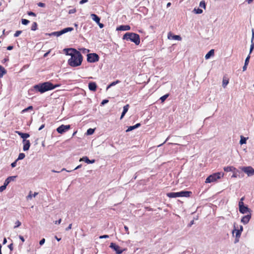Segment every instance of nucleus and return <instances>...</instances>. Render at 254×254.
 <instances>
[{
    "instance_id": "1",
    "label": "nucleus",
    "mask_w": 254,
    "mask_h": 254,
    "mask_svg": "<svg viewBox=\"0 0 254 254\" xmlns=\"http://www.w3.org/2000/svg\"><path fill=\"white\" fill-rule=\"evenodd\" d=\"M64 51L67 55L71 58L68 60V64L72 67H76L80 65L82 62L83 57L80 52L75 49H65Z\"/></svg>"
},
{
    "instance_id": "2",
    "label": "nucleus",
    "mask_w": 254,
    "mask_h": 254,
    "mask_svg": "<svg viewBox=\"0 0 254 254\" xmlns=\"http://www.w3.org/2000/svg\"><path fill=\"white\" fill-rule=\"evenodd\" d=\"M60 86V85L59 84L53 85L50 82H46L35 85L34 88L36 90L40 92L41 93H43L49 90L54 89Z\"/></svg>"
},
{
    "instance_id": "3",
    "label": "nucleus",
    "mask_w": 254,
    "mask_h": 254,
    "mask_svg": "<svg viewBox=\"0 0 254 254\" xmlns=\"http://www.w3.org/2000/svg\"><path fill=\"white\" fill-rule=\"evenodd\" d=\"M123 39L129 40L136 45H138L140 42L139 35L134 33H126L123 36Z\"/></svg>"
},
{
    "instance_id": "4",
    "label": "nucleus",
    "mask_w": 254,
    "mask_h": 254,
    "mask_svg": "<svg viewBox=\"0 0 254 254\" xmlns=\"http://www.w3.org/2000/svg\"><path fill=\"white\" fill-rule=\"evenodd\" d=\"M192 194L190 191H181L177 192H169L167 193V196L170 198H175L178 197H190Z\"/></svg>"
},
{
    "instance_id": "5",
    "label": "nucleus",
    "mask_w": 254,
    "mask_h": 254,
    "mask_svg": "<svg viewBox=\"0 0 254 254\" xmlns=\"http://www.w3.org/2000/svg\"><path fill=\"white\" fill-rule=\"evenodd\" d=\"M223 176V174L220 172L213 173L209 175L205 180V183H210L216 181Z\"/></svg>"
},
{
    "instance_id": "6",
    "label": "nucleus",
    "mask_w": 254,
    "mask_h": 254,
    "mask_svg": "<svg viewBox=\"0 0 254 254\" xmlns=\"http://www.w3.org/2000/svg\"><path fill=\"white\" fill-rule=\"evenodd\" d=\"M73 30V28L72 27H67L63 29V30L60 31H56L52 32L51 34H50V35H54L56 36L57 37L60 36L62 35V34H64L66 32H70Z\"/></svg>"
},
{
    "instance_id": "7",
    "label": "nucleus",
    "mask_w": 254,
    "mask_h": 254,
    "mask_svg": "<svg viewBox=\"0 0 254 254\" xmlns=\"http://www.w3.org/2000/svg\"><path fill=\"white\" fill-rule=\"evenodd\" d=\"M99 57L98 55L95 53H91L87 55V60L90 63H94L98 61Z\"/></svg>"
},
{
    "instance_id": "8",
    "label": "nucleus",
    "mask_w": 254,
    "mask_h": 254,
    "mask_svg": "<svg viewBox=\"0 0 254 254\" xmlns=\"http://www.w3.org/2000/svg\"><path fill=\"white\" fill-rule=\"evenodd\" d=\"M110 247L113 249L118 254H121L126 250V249H122L119 246L114 243H111Z\"/></svg>"
},
{
    "instance_id": "9",
    "label": "nucleus",
    "mask_w": 254,
    "mask_h": 254,
    "mask_svg": "<svg viewBox=\"0 0 254 254\" xmlns=\"http://www.w3.org/2000/svg\"><path fill=\"white\" fill-rule=\"evenodd\" d=\"M242 170L246 173L248 176H251L254 175V169L251 166L243 167Z\"/></svg>"
},
{
    "instance_id": "10",
    "label": "nucleus",
    "mask_w": 254,
    "mask_h": 254,
    "mask_svg": "<svg viewBox=\"0 0 254 254\" xmlns=\"http://www.w3.org/2000/svg\"><path fill=\"white\" fill-rule=\"evenodd\" d=\"M70 128V125H62L57 128V131L58 133L63 134V133L67 131Z\"/></svg>"
},
{
    "instance_id": "11",
    "label": "nucleus",
    "mask_w": 254,
    "mask_h": 254,
    "mask_svg": "<svg viewBox=\"0 0 254 254\" xmlns=\"http://www.w3.org/2000/svg\"><path fill=\"white\" fill-rule=\"evenodd\" d=\"M239 211L242 214L246 213L247 211H249V208L248 206H245L242 203H239Z\"/></svg>"
},
{
    "instance_id": "12",
    "label": "nucleus",
    "mask_w": 254,
    "mask_h": 254,
    "mask_svg": "<svg viewBox=\"0 0 254 254\" xmlns=\"http://www.w3.org/2000/svg\"><path fill=\"white\" fill-rule=\"evenodd\" d=\"M22 143L23 144V150L24 151L28 150L31 144L30 140L27 139H23Z\"/></svg>"
},
{
    "instance_id": "13",
    "label": "nucleus",
    "mask_w": 254,
    "mask_h": 254,
    "mask_svg": "<svg viewBox=\"0 0 254 254\" xmlns=\"http://www.w3.org/2000/svg\"><path fill=\"white\" fill-rule=\"evenodd\" d=\"M251 218V214H248L243 216L241 219V222L244 224H247L250 221V219Z\"/></svg>"
},
{
    "instance_id": "14",
    "label": "nucleus",
    "mask_w": 254,
    "mask_h": 254,
    "mask_svg": "<svg viewBox=\"0 0 254 254\" xmlns=\"http://www.w3.org/2000/svg\"><path fill=\"white\" fill-rule=\"evenodd\" d=\"M168 38L169 39L176 40L179 41H180L182 39V38L180 37V36L174 35L171 32H169L168 34Z\"/></svg>"
},
{
    "instance_id": "15",
    "label": "nucleus",
    "mask_w": 254,
    "mask_h": 254,
    "mask_svg": "<svg viewBox=\"0 0 254 254\" xmlns=\"http://www.w3.org/2000/svg\"><path fill=\"white\" fill-rule=\"evenodd\" d=\"M130 29V27L129 25H120V26L117 28V30L118 31H127Z\"/></svg>"
},
{
    "instance_id": "16",
    "label": "nucleus",
    "mask_w": 254,
    "mask_h": 254,
    "mask_svg": "<svg viewBox=\"0 0 254 254\" xmlns=\"http://www.w3.org/2000/svg\"><path fill=\"white\" fill-rule=\"evenodd\" d=\"M88 88L90 90L95 91L97 89V84L94 82H90L88 84Z\"/></svg>"
},
{
    "instance_id": "17",
    "label": "nucleus",
    "mask_w": 254,
    "mask_h": 254,
    "mask_svg": "<svg viewBox=\"0 0 254 254\" xmlns=\"http://www.w3.org/2000/svg\"><path fill=\"white\" fill-rule=\"evenodd\" d=\"M15 132L23 139H26L27 138L30 136V134L28 133H23L19 131H16Z\"/></svg>"
},
{
    "instance_id": "18",
    "label": "nucleus",
    "mask_w": 254,
    "mask_h": 254,
    "mask_svg": "<svg viewBox=\"0 0 254 254\" xmlns=\"http://www.w3.org/2000/svg\"><path fill=\"white\" fill-rule=\"evenodd\" d=\"M79 161H85L87 164H92L94 163L95 161L94 159L90 160L87 156H85L80 158Z\"/></svg>"
},
{
    "instance_id": "19",
    "label": "nucleus",
    "mask_w": 254,
    "mask_h": 254,
    "mask_svg": "<svg viewBox=\"0 0 254 254\" xmlns=\"http://www.w3.org/2000/svg\"><path fill=\"white\" fill-rule=\"evenodd\" d=\"M233 234L234 235V233L236 234V239H239L240 236H241V232L238 230V229H237L236 226H235V225L234 224V229H233Z\"/></svg>"
},
{
    "instance_id": "20",
    "label": "nucleus",
    "mask_w": 254,
    "mask_h": 254,
    "mask_svg": "<svg viewBox=\"0 0 254 254\" xmlns=\"http://www.w3.org/2000/svg\"><path fill=\"white\" fill-rule=\"evenodd\" d=\"M129 108V105L127 104L124 107L123 111L121 116V119H123L126 113L127 112Z\"/></svg>"
},
{
    "instance_id": "21",
    "label": "nucleus",
    "mask_w": 254,
    "mask_h": 254,
    "mask_svg": "<svg viewBox=\"0 0 254 254\" xmlns=\"http://www.w3.org/2000/svg\"><path fill=\"white\" fill-rule=\"evenodd\" d=\"M140 126V124L139 123H137L134 126H130L128 127V128L127 129L126 131L127 132H128V131H130L133 129H134L137 127H139Z\"/></svg>"
},
{
    "instance_id": "22",
    "label": "nucleus",
    "mask_w": 254,
    "mask_h": 254,
    "mask_svg": "<svg viewBox=\"0 0 254 254\" xmlns=\"http://www.w3.org/2000/svg\"><path fill=\"white\" fill-rule=\"evenodd\" d=\"M91 16L92 19L95 21L96 23H99L100 21V18L95 14H91Z\"/></svg>"
},
{
    "instance_id": "23",
    "label": "nucleus",
    "mask_w": 254,
    "mask_h": 254,
    "mask_svg": "<svg viewBox=\"0 0 254 254\" xmlns=\"http://www.w3.org/2000/svg\"><path fill=\"white\" fill-rule=\"evenodd\" d=\"M214 54V50L212 49L208 52V53L205 55V58L208 59L211 56H213Z\"/></svg>"
},
{
    "instance_id": "24",
    "label": "nucleus",
    "mask_w": 254,
    "mask_h": 254,
    "mask_svg": "<svg viewBox=\"0 0 254 254\" xmlns=\"http://www.w3.org/2000/svg\"><path fill=\"white\" fill-rule=\"evenodd\" d=\"M6 73V70L1 65H0V78H1Z\"/></svg>"
},
{
    "instance_id": "25",
    "label": "nucleus",
    "mask_w": 254,
    "mask_h": 254,
    "mask_svg": "<svg viewBox=\"0 0 254 254\" xmlns=\"http://www.w3.org/2000/svg\"><path fill=\"white\" fill-rule=\"evenodd\" d=\"M38 194V192H34L33 194H32V191H30L29 194L27 196L26 198L27 200L31 199L32 198V196L35 197Z\"/></svg>"
},
{
    "instance_id": "26",
    "label": "nucleus",
    "mask_w": 254,
    "mask_h": 254,
    "mask_svg": "<svg viewBox=\"0 0 254 254\" xmlns=\"http://www.w3.org/2000/svg\"><path fill=\"white\" fill-rule=\"evenodd\" d=\"M33 110V107L32 106H29L28 107L23 109V110L21 111V114H23L25 112H27L28 111H32Z\"/></svg>"
},
{
    "instance_id": "27",
    "label": "nucleus",
    "mask_w": 254,
    "mask_h": 254,
    "mask_svg": "<svg viewBox=\"0 0 254 254\" xmlns=\"http://www.w3.org/2000/svg\"><path fill=\"white\" fill-rule=\"evenodd\" d=\"M234 168L232 166H227L226 167H224V170L225 172H232L233 171Z\"/></svg>"
},
{
    "instance_id": "28",
    "label": "nucleus",
    "mask_w": 254,
    "mask_h": 254,
    "mask_svg": "<svg viewBox=\"0 0 254 254\" xmlns=\"http://www.w3.org/2000/svg\"><path fill=\"white\" fill-rule=\"evenodd\" d=\"M228 83H229V79H226L225 77H224L223 79L222 86L224 87H225Z\"/></svg>"
},
{
    "instance_id": "29",
    "label": "nucleus",
    "mask_w": 254,
    "mask_h": 254,
    "mask_svg": "<svg viewBox=\"0 0 254 254\" xmlns=\"http://www.w3.org/2000/svg\"><path fill=\"white\" fill-rule=\"evenodd\" d=\"M37 26H38L37 23L36 22H33L31 26V30H33V31L36 30L37 29Z\"/></svg>"
},
{
    "instance_id": "30",
    "label": "nucleus",
    "mask_w": 254,
    "mask_h": 254,
    "mask_svg": "<svg viewBox=\"0 0 254 254\" xmlns=\"http://www.w3.org/2000/svg\"><path fill=\"white\" fill-rule=\"evenodd\" d=\"M246 141H247V138L244 137L243 136H241V139L240 141V143L241 144H243L246 143Z\"/></svg>"
},
{
    "instance_id": "31",
    "label": "nucleus",
    "mask_w": 254,
    "mask_h": 254,
    "mask_svg": "<svg viewBox=\"0 0 254 254\" xmlns=\"http://www.w3.org/2000/svg\"><path fill=\"white\" fill-rule=\"evenodd\" d=\"M25 156V155L24 153H19V154L18 155V157L16 160H22L24 158Z\"/></svg>"
},
{
    "instance_id": "32",
    "label": "nucleus",
    "mask_w": 254,
    "mask_h": 254,
    "mask_svg": "<svg viewBox=\"0 0 254 254\" xmlns=\"http://www.w3.org/2000/svg\"><path fill=\"white\" fill-rule=\"evenodd\" d=\"M168 96H169L168 94H165L164 96H162L160 98V100L162 102H164L165 101V100L168 97Z\"/></svg>"
},
{
    "instance_id": "33",
    "label": "nucleus",
    "mask_w": 254,
    "mask_h": 254,
    "mask_svg": "<svg viewBox=\"0 0 254 254\" xmlns=\"http://www.w3.org/2000/svg\"><path fill=\"white\" fill-rule=\"evenodd\" d=\"M194 11H195V13L196 14H201L202 13L203 11L200 8H194Z\"/></svg>"
},
{
    "instance_id": "34",
    "label": "nucleus",
    "mask_w": 254,
    "mask_h": 254,
    "mask_svg": "<svg viewBox=\"0 0 254 254\" xmlns=\"http://www.w3.org/2000/svg\"><path fill=\"white\" fill-rule=\"evenodd\" d=\"M94 132V129L89 128L87 131V134L88 135L92 134Z\"/></svg>"
},
{
    "instance_id": "35",
    "label": "nucleus",
    "mask_w": 254,
    "mask_h": 254,
    "mask_svg": "<svg viewBox=\"0 0 254 254\" xmlns=\"http://www.w3.org/2000/svg\"><path fill=\"white\" fill-rule=\"evenodd\" d=\"M199 6L201 7H203V8L205 9L206 5H205V1H203V0L201 1L200 3H199Z\"/></svg>"
},
{
    "instance_id": "36",
    "label": "nucleus",
    "mask_w": 254,
    "mask_h": 254,
    "mask_svg": "<svg viewBox=\"0 0 254 254\" xmlns=\"http://www.w3.org/2000/svg\"><path fill=\"white\" fill-rule=\"evenodd\" d=\"M21 23L23 25H27L29 23V21L26 19H22Z\"/></svg>"
},
{
    "instance_id": "37",
    "label": "nucleus",
    "mask_w": 254,
    "mask_h": 254,
    "mask_svg": "<svg viewBox=\"0 0 254 254\" xmlns=\"http://www.w3.org/2000/svg\"><path fill=\"white\" fill-rule=\"evenodd\" d=\"M11 178H7L4 181V184L6 185V186L9 184V183L11 182L10 180Z\"/></svg>"
},
{
    "instance_id": "38",
    "label": "nucleus",
    "mask_w": 254,
    "mask_h": 254,
    "mask_svg": "<svg viewBox=\"0 0 254 254\" xmlns=\"http://www.w3.org/2000/svg\"><path fill=\"white\" fill-rule=\"evenodd\" d=\"M22 33V31L21 30H18L16 31V32L14 34V36L15 37H17L19 36V35Z\"/></svg>"
},
{
    "instance_id": "39",
    "label": "nucleus",
    "mask_w": 254,
    "mask_h": 254,
    "mask_svg": "<svg viewBox=\"0 0 254 254\" xmlns=\"http://www.w3.org/2000/svg\"><path fill=\"white\" fill-rule=\"evenodd\" d=\"M37 5L38 6L41 7H45L46 6V5L44 3H43L41 2H39V3H38Z\"/></svg>"
},
{
    "instance_id": "40",
    "label": "nucleus",
    "mask_w": 254,
    "mask_h": 254,
    "mask_svg": "<svg viewBox=\"0 0 254 254\" xmlns=\"http://www.w3.org/2000/svg\"><path fill=\"white\" fill-rule=\"evenodd\" d=\"M6 186L3 184L0 187V192L3 191L6 189Z\"/></svg>"
},
{
    "instance_id": "41",
    "label": "nucleus",
    "mask_w": 254,
    "mask_h": 254,
    "mask_svg": "<svg viewBox=\"0 0 254 254\" xmlns=\"http://www.w3.org/2000/svg\"><path fill=\"white\" fill-rule=\"evenodd\" d=\"M16 225L14 226V228H17L21 225V223L19 221H17L15 223Z\"/></svg>"
},
{
    "instance_id": "42",
    "label": "nucleus",
    "mask_w": 254,
    "mask_h": 254,
    "mask_svg": "<svg viewBox=\"0 0 254 254\" xmlns=\"http://www.w3.org/2000/svg\"><path fill=\"white\" fill-rule=\"evenodd\" d=\"M119 82H120L119 80H117L116 81H114L110 84V85L109 86V87L115 85L117 83H119Z\"/></svg>"
},
{
    "instance_id": "43",
    "label": "nucleus",
    "mask_w": 254,
    "mask_h": 254,
    "mask_svg": "<svg viewBox=\"0 0 254 254\" xmlns=\"http://www.w3.org/2000/svg\"><path fill=\"white\" fill-rule=\"evenodd\" d=\"M76 9H75V8H73V9H72L69 10L68 13H69V14H72V13H75V12H76Z\"/></svg>"
},
{
    "instance_id": "44",
    "label": "nucleus",
    "mask_w": 254,
    "mask_h": 254,
    "mask_svg": "<svg viewBox=\"0 0 254 254\" xmlns=\"http://www.w3.org/2000/svg\"><path fill=\"white\" fill-rule=\"evenodd\" d=\"M249 59H250V56H249L247 57V58H246V59L245 60V64H246V65L248 64L249 62Z\"/></svg>"
},
{
    "instance_id": "45",
    "label": "nucleus",
    "mask_w": 254,
    "mask_h": 254,
    "mask_svg": "<svg viewBox=\"0 0 254 254\" xmlns=\"http://www.w3.org/2000/svg\"><path fill=\"white\" fill-rule=\"evenodd\" d=\"M28 14L30 16H36V14L32 11L28 12Z\"/></svg>"
},
{
    "instance_id": "46",
    "label": "nucleus",
    "mask_w": 254,
    "mask_h": 254,
    "mask_svg": "<svg viewBox=\"0 0 254 254\" xmlns=\"http://www.w3.org/2000/svg\"><path fill=\"white\" fill-rule=\"evenodd\" d=\"M18 160H16L14 162H13V163H11V166L12 168H14L16 166V162Z\"/></svg>"
},
{
    "instance_id": "47",
    "label": "nucleus",
    "mask_w": 254,
    "mask_h": 254,
    "mask_svg": "<svg viewBox=\"0 0 254 254\" xmlns=\"http://www.w3.org/2000/svg\"><path fill=\"white\" fill-rule=\"evenodd\" d=\"M109 100L107 99L103 100L101 102V105H104L107 103H108Z\"/></svg>"
},
{
    "instance_id": "48",
    "label": "nucleus",
    "mask_w": 254,
    "mask_h": 254,
    "mask_svg": "<svg viewBox=\"0 0 254 254\" xmlns=\"http://www.w3.org/2000/svg\"><path fill=\"white\" fill-rule=\"evenodd\" d=\"M108 238H109V236L107 235H102V236H101L99 237L100 239Z\"/></svg>"
},
{
    "instance_id": "49",
    "label": "nucleus",
    "mask_w": 254,
    "mask_h": 254,
    "mask_svg": "<svg viewBox=\"0 0 254 254\" xmlns=\"http://www.w3.org/2000/svg\"><path fill=\"white\" fill-rule=\"evenodd\" d=\"M45 242V239L44 238L42 239V240H40V242H39V244L40 245H42L43 244H44Z\"/></svg>"
},
{
    "instance_id": "50",
    "label": "nucleus",
    "mask_w": 254,
    "mask_h": 254,
    "mask_svg": "<svg viewBox=\"0 0 254 254\" xmlns=\"http://www.w3.org/2000/svg\"><path fill=\"white\" fill-rule=\"evenodd\" d=\"M124 228L126 230V233L127 234H129V230H128V228L127 226H124Z\"/></svg>"
},
{
    "instance_id": "51",
    "label": "nucleus",
    "mask_w": 254,
    "mask_h": 254,
    "mask_svg": "<svg viewBox=\"0 0 254 254\" xmlns=\"http://www.w3.org/2000/svg\"><path fill=\"white\" fill-rule=\"evenodd\" d=\"M88 1V0H81L80 1L79 3L82 4L85 2H87Z\"/></svg>"
},
{
    "instance_id": "52",
    "label": "nucleus",
    "mask_w": 254,
    "mask_h": 254,
    "mask_svg": "<svg viewBox=\"0 0 254 254\" xmlns=\"http://www.w3.org/2000/svg\"><path fill=\"white\" fill-rule=\"evenodd\" d=\"M72 224H70L67 228H66V230L68 231L71 229Z\"/></svg>"
},
{
    "instance_id": "53",
    "label": "nucleus",
    "mask_w": 254,
    "mask_h": 254,
    "mask_svg": "<svg viewBox=\"0 0 254 254\" xmlns=\"http://www.w3.org/2000/svg\"><path fill=\"white\" fill-rule=\"evenodd\" d=\"M61 221H62V219H60L58 221H55V223L56 224H60L61 223Z\"/></svg>"
},
{
    "instance_id": "54",
    "label": "nucleus",
    "mask_w": 254,
    "mask_h": 254,
    "mask_svg": "<svg viewBox=\"0 0 254 254\" xmlns=\"http://www.w3.org/2000/svg\"><path fill=\"white\" fill-rule=\"evenodd\" d=\"M244 200V197H242L241 199H240V201L239 202V203H242V204H244V202H243V201Z\"/></svg>"
},
{
    "instance_id": "55",
    "label": "nucleus",
    "mask_w": 254,
    "mask_h": 254,
    "mask_svg": "<svg viewBox=\"0 0 254 254\" xmlns=\"http://www.w3.org/2000/svg\"><path fill=\"white\" fill-rule=\"evenodd\" d=\"M98 23L99 26L100 27V28H103L104 27V24H102V23H100V22L99 23Z\"/></svg>"
},
{
    "instance_id": "56",
    "label": "nucleus",
    "mask_w": 254,
    "mask_h": 254,
    "mask_svg": "<svg viewBox=\"0 0 254 254\" xmlns=\"http://www.w3.org/2000/svg\"><path fill=\"white\" fill-rule=\"evenodd\" d=\"M13 46H9L7 47V50H11L12 49H13Z\"/></svg>"
},
{
    "instance_id": "57",
    "label": "nucleus",
    "mask_w": 254,
    "mask_h": 254,
    "mask_svg": "<svg viewBox=\"0 0 254 254\" xmlns=\"http://www.w3.org/2000/svg\"><path fill=\"white\" fill-rule=\"evenodd\" d=\"M238 230L241 232V233L242 232V231H243V227L242 225H240V228L238 229Z\"/></svg>"
},
{
    "instance_id": "58",
    "label": "nucleus",
    "mask_w": 254,
    "mask_h": 254,
    "mask_svg": "<svg viewBox=\"0 0 254 254\" xmlns=\"http://www.w3.org/2000/svg\"><path fill=\"white\" fill-rule=\"evenodd\" d=\"M19 237L20 239L22 241V242H24L25 241V240L23 236H19Z\"/></svg>"
},
{
    "instance_id": "59",
    "label": "nucleus",
    "mask_w": 254,
    "mask_h": 254,
    "mask_svg": "<svg viewBox=\"0 0 254 254\" xmlns=\"http://www.w3.org/2000/svg\"><path fill=\"white\" fill-rule=\"evenodd\" d=\"M8 178H11L10 180L11 181H14V179L16 178V176H11V177H9Z\"/></svg>"
},
{
    "instance_id": "60",
    "label": "nucleus",
    "mask_w": 254,
    "mask_h": 254,
    "mask_svg": "<svg viewBox=\"0 0 254 254\" xmlns=\"http://www.w3.org/2000/svg\"><path fill=\"white\" fill-rule=\"evenodd\" d=\"M145 209L148 211H152V209L150 208L149 207H145Z\"/></svg>"
},
{
    "instance_id": "61",
    "label": "nucleus",
    "mask_w": 254,
    "mask_h": 254,
    "mask_svg": "<svg viewBox=\"0 0 254 254\" xmlns=\"http://www.w3.org/2000/svg\"><path fill=\"white\" fill-rule=\"evenodd\" d=\"M44 127H45L44 125H41V126L39 128V130H41L42 128H43Z\"/></svg>"
},
{
    "instance_id": "62",
    "label": "nucleus",
    "mask_w": 254,
    "mask_h": 254,
    "mask_svg": "<svg viewBox=\"0 0 254 254\" xmlns=\"http://www.w3.org/2000/svg\"><path fill=\"white\" fill-rule=\"evenodd\" d=\"M81 167V165L80 164V165H79L77 166L76 168H75L74 169V170H76V169H79V168H80Z\"/></svg>"
},
{
    "instance_id": "63",
    "label": "nucleus",
    "mask_w": 254,
    "mask_h": 254,
    "mask_svg": "<svg viewBox=\"0 0 254 254\" xmlns=\"http://www.w3.org/2000/svg\"><path fill=\"white\" fill-rule=\"evenodd\" d=\"M254 44H252V45H251V49H250V52H251L252 51V50H253V48H254Z\"/></svg>"
},
{
    "instance_id": "64",
    "label": "nucleus",
    "mask_w": 254,
    "mask_h": 254,
    "mask_svg": "<svg viewBox=\"0 0 254 254\" xmlns=\"http://www.w3.org/2000/svg\"><path fill=\"white\" fill-rule=\"evenodd\" d=\"M49 53H50V51H49V52H48L44 54V57H47V56H48V55L49 54Z\"/></svg>"
}]
</instances>
